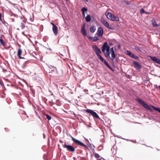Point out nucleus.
<instances>
[{"mask_svg": "<svg viewBox=\"0 0 160 160\" xmlns=\"http://www.w3.org/2000/svg\"><path fill=\"white\" fill-rule=\"evenodd\" d=\"M124 3L125 4L128 5H129L130 4V3L128 1H125Z\"/></svg>", "mask_w": 160, "mask_h": 160, "instance_id": "nucleus-36", "label": "nucleus"}, {"mask_svg": "<svg viewBox=\"0 0 160 160\" xmlns=\"http://www.w3.org/2000/svg\"><path fill=\"white\" fill-rule=\"evenodd\" d=\"M72 139V141H73V142L75 143L76 144L79 145L80 146H83L84 147L86 148H87L88 147H90V146L91 145V144L90 143L88 139L85 138V139L86 141L88 142L89 143V145L87 146L84 143H83V142H82L76 139V138H74L73 137H71Z\"/></svg>", "mask_w": 160, "mask_h": 160, "instance_id": "nucleus-1", "label": "nucleus"}, {"mask_svg": "<svg viewBox=\"0 0 160 160\" xmlns=\"http://www.w3.org/2000/svg\"><path fill=\"white\" fill-rule=\"evenodd\" d=\"M146 13H147V14H148V13L147 12H146Z\"/></svg>", "mask_w": 160, "mask_h": 160, "instance_id": "nucleus-58", "label": "nucleus"}, {"mask_svg": "<svg viewBox=\"0 0 160 160\" xmlns=\"http://www.w3.org/2000/svg\"><path fill=\"white\" fill-rule=\"evenodd\" d=\"M100 146H99V147H98V148H100Z\"/></svg>", "mask_w": 160, "mask_h": 160, "instance_id": "nucleus-56", "label": "nucleus"}, {"mask_svg": "<svg viewBox=\"0 0 160 160\" xmlns=\"http://www.w3.org/2000/svg\"><path fill=\"white\" fill-rule=\"evenodd\" d=\"M151 59L156 63L160 64V59L155 57H150Z\"/></svg>", "mask_w": 160, "mask_h": 160, "instance_id": "nucleus-9", "label": "nucleus"}, {"mask_svg": "<svg viewBox=\"0 0 160 160\" xmlns=\"http://www.w3.org/2000/svg\"><path fill=\"white\" fill-rule=\"evenodd\" d=\"M95 52L97 55L100 54L101 53H102L101 50L99 48H98V49H97L96 50V51Z\"/></svg>", "mask_w": 160, "mask_h": 160, "instance_id": "nucleus-25", "label": "nucleus"}, {"mask_svg": "<svg viewBox=\"0 0 160 160\" xmlns=\"http://www.w3.org/2000/svg\"><path fill=\"white\" fill-rule=\"evenodd\" d=\"M103 33V30L102 27H99L98 28L97 32V34L99 37L102 36Z\"/></svg>", "mask_w": 160, "mask_h": 160, "instance_id": "nucleus-7", "label": "nucleus"}, {"mask_svg": "<svg viewBox=\"0 0 160 160\" xmlns=\"http://www.w3.org/2000/svg\"><path fill=\"white\" fill-rule=\"evenodd\" d=\"M105 15L107 18L111 20L112 19V16H114L113 14L110 12H108L107 14L106 13Z\"/></svg>", "mask_w": 160, "mask_h": 160, "instance_id": "nucleus-10", "label": "nucleus"}, {"mask_svg": "<svg viewBox=\"0 0 160 160\" xmlns=\"http://www.w3.org/2000/svg\"><path fill=\"white\" fill-rule=\"evenodd\" d=\"M85 24L84 23L83 24L82 26V27L81 29H85Z\"/></svg>", "mask_w": 160, "mask_h": 160, "instance_id": "nucleus-37", "label": "nucleus"}, {"mask_svg": "<svg viewBox=\"0 0 160 160\" xmlns=\"http://www.w3.org/2000/svg\"><path fill=\"white\" fill-rule=\"evenodd\" d=\"M49 49L50 51H51V50H51V49Z\"/></svg>", "mask_w": 160, "mask_h": 160, "instance_id": "nucleus-57", "label": "nucleus"}, {"mask_svg": "<svg viewBox=\"0 0 160 160\" xmlns=\"http://www.w3.org/2000/svg\"><path fill=\"white\" fill-rule=\"evenodd\" d=\"M101 149H102V148H101V149H100V150H101Z\"/></svg>", "mask_w": 160, "mask_h": 160, "instance_id": "nucleus-59", "label": "nucleus"}, {"mask_svg": "<svg viewBox=\"0 0 160 160\" xmlns=\"http://www.w3.org/2000/svg\"><path fill=\"white\" fill-rule=\"evenodd\" d=\"M158 88H159V89H160V85L158 86Z\"/></svg>", "mask_w": 160, "mask_h": 160, "instance_id": "nucleus-51", "label": "nucleus"}, {"mask_svg": "<svg viewBox=\"0 0 160 160\" xmlns=\"http://www.w3.org/2000/svg\"><path fill=\"white\" fill-rule=\"evenodd\" d=\"M110 50H108V51H106V52L104 53V55H105V56L108 58H110Z\"/></svg>", "mask_w": 160, "mask_h": 160, "instance_id": "nucleus-13", "label": "nucleus"}, {"mask_svg": "<svg viewBox=\"0 0 160 160\" xmlns=\"http://www.w3.org/2000/svg\"><path fill=\"white\" fill-rule=\"evenodd\" d=\"M45 116L49 120L51 119V117L48 114H46Z\"/></svg>", "mask_w": 160, "mask_h": 160, "instance_id": "nucleus-29", "label": "nucleus"}, {"mask_svg": "<svg viewBox=\"0 0 160 160\" xmlns=\"http://www.w3.org/2000/svg\"><path fill=\"white\" fill-rule=\"evenodd\" d=\"M84 1H85V2H88V0H83Z\"/></svg>", "mask_w": 160, "mask_h": 160, "instance_id": "nucleus-48", "label": "nucleus"}, {"mask_svg": "<svg viewBox=\"0 0 160 160\" xmlns=\"http://www.w3.org/2000/svg\"><path fill=\"white\" fill-rule=\"evenodd\" d=\"M113 48V47H112L110 49V51L111 52H115L116 48H115L114 50Z\"/></svg>", "mask_w": 160, "mask_h": 160, "instance_id": "nucleus-34", "label": "nucleus"}, {"mask_svg": "<svg viewBox=\"0 0 160 160\" xmlns=\"http://www.w3.org/2000/svg\"><path fill=\"white\" fill-rule=\"evenodd\" d=\"M157 151H160V149H158V148L157 149Z\"/></svg>", "mask_w": 160, "mask_h": 160, "instance_id": "nucleus-50", "label": "nucleus"}, {"mask_svg": "<svg viewBox=\"0 0 160 160\" xmlns=\"http://www.w3.org/2000/svg\"><path fill=\"white\" fill-rule=\"evenodd\" d=\"M152 26L154 27H158V25L157 24L156 22L154 19H153L152 21Z\"/></svg>", "mask_w": 160, "mask_h": 160, "instance_id": "nucleus-21", "label": "nucleus"}, {"mask_svg": "<svg viewBox=\"0 0 160 160\" xmlns=\"http://www.w3.org/2000/svg\"><path fill=\"white\" fill-rule=\"evenodd\" d=\"M53 32L55 35H57L58 34V28L57 26L52 28Z\"/></svg>", "mask_w": 160, "mask_h": 160, "instance_id": "nucleus-11", "label": "nucleus"}, {"mask_svg": "<svg viewBox=\"0 0 160 160\" xmlns=\"http://www.w3.org/2000/svg\"><path fill=\"white\" fill-rule=\"evenodd\" d=\"M83 18H85V14H82Z\"/></svg>", "mask_w": 160, "mask_h": 160, "instance_id": "nucleus-45", "label": "nucleus"}, {"mask_svg": "<svg viewBox=\"0 0 160 160\" xmlns=\"http://www.w3.org/2000/svg\"><path fill=\"white\" fill-rule=\"evenodd\" d=\"M51 24L52 25V27H54V26H56L53 23L51 22Z\"/></svg>", "mask_w": 160, "mask_h": 160, "instance_id": "nucleus-40", "label": "nucleus"}, {"mask_svg": "<svg viewBox=\"0 0 160 160\" xmlns=\"http://www.w3.org/2000/svg\"><path fill=\"white\" fill-rule=\"evenodd\" d=\"M0 42L1 43V44L3 46H5L6 45V44L5 41L2 38L0 39Z\"/></svg>", "mask_w": 160, "mask_h": 160, "instance_id": "nucleus-26", "label": "nucleus"}, {"mask_svg": "<svg viewBox=\"0 0 160 160\" xmlns=\"http://www.w3.org/2000/svg\"><path fill=\"white\" fill-rule=\"evenodd\" d=\"M111 20L112 21H119V18L118 17L115 16L114 15V16H112V19Z\"/></svg>", "mask_w": 160, "mask_h": 160, "instance_id": "nucleus-22", "label": "nucleus"}, {"mask_svg": "<svg viewBox=\"0 0 160 160\" xmlns=\"http://www.w3.org/2000/svg\"><path fill=\"white\" fill-rule=\"evenodd\" d=\"M48 67L52 71L55 72L57 70V68L51 65H48Z\"/></svg>", "mask_w": 160, "mask_h": 160, "instance_id": "nucleus-15", "label": "nucleus"}, {"mask_svg": "<svg viewBox=\"0 0 160 160\" xmlns=\"http://www.w3.org/2000/svg\"><path fill=\"white\" fill-rule=\"evenodd\" d=\"M130 77V75H128V76H127V77L128 78H129Z\"/></svg>", "mask_w": 160, "mask_h": 160, "instance_id": "nucleus-47", "label": "nucleus"}, {"mask_svg": "<svg viewBox=\"0 0 160 160\" xmlns=\"http://www.w3.org/2000/svg\"><path fill=\"white\" fill-rule=\"evenodd\" d=\"M109 45L110 46H112L113 45V43H112V42H110L109 43Z\"/></svg>", "mask_w": 160, "mask_h": 160, "instance_id": "nucleus-42", "label": "nucleus"}, {"mask_svg": "<svg viewBox=\"0 0 160 160\" xmlns=\"http://www.w3.org/2000/svg\"><path fill=\"white\" fill-rule=\"evenodd\" d=\"M104 45L106 51H108V50H110V47L108 45V43L107 42H104Z\"/></svg>", "mask_w": 160, "mask_h": 160, "instance_id": "nucleus-16", "label": "nucleus"}, {"mask_svg": "<svg viewBox=\"0 0 160 160\" xmlns=\"http://www.w3.org/2000/svg\"><path fill=\"white\" fill-rule=\"evenodd\" d=\"M24 32H22V34L24 35Z\"/></svg>", "mask_w": 160, "mask_h": 160, "instance_id": "nucleus-53", "label": "nucleus"}, {"mask_svg": "<svg viewBox=\"0 0 160 160\" xmlns=\"http://www.w3.org/2000/svg\"><path fill=\"white\" fill-rule=\"evenodd\" d=\"M90 32L92 33H93L95 31L96 29V28L95 26H92L90 28Z\"/></svg>", "mask_w": 160, "mask_h": 160, "instance_id": "nucleus-24", "label": "nucleus"}, {"mask_svg": "<svg viewBox=\"0 0 160 160\" xmlns=\"http://www.w3.org/2000/svg\"><path fill=\"white\" fill-rule=\"evenodd\" d=\"M136 100L144 108L147 109V110H149L151 112H152L153 110L145 102L143 101L140 98H137Z\"/></svg>", "mask_w": 160, "mask_h": 160, "instance_id": "nucleus-2", "label": "nucleus"}, {"mask_svg": "<svg viewBox=\"0 0 160 160\" xmlns=\"http://www.w3.org/2000/svg\"><path fill=\"white\" fill-rule=\"evenodd\" d=\"M122 139H125L124 138H122ZM125 140H127V141H130V140L128 139H125Z\"/></svg>", "mask_w": 160, "mask_h": 160, "instance_id": "nucleus-46", "label": "nucleus"}, {"mask_svg": "<svg viewBox=\"0 0 160 160\" xmlns=\"http://www.w3.org/2000/svg\"><path fill=\"white\" fill-rule=\"evenodd\" d=\"M140 12L141 13H143L145 12V11L144 9L143 8L141 9L140 10Z\"/></svg>", "mask_w": 160, "mask_h": 160, "instance_id": "nucleus-35", "label": "nucleus"}, {"mask_svg": "<svg viewBox=\"0 0 160 160\" xmlns=\"http://www.w3.org/2000/svg\"><path fill=\"white\" fill-rule=\"evenodd\" d=\"M127 54L132 58L134 54L129 51H127Z\"/></svg>", "mask_w": 160, "mask_h": 160, "instance_id": "nucleus-27", "label": "nucleus"}, {"mask_svg": "<svg viewBox=\"0 0 160 160\" xmlns=\"http://www.w3.org/2000/svg\"><path fill=\"white\" fill-rule=\"evenodd\" d=\"M151 106L155 110L158 111L160 113V108L156 107L155 106H153V105H151Z\"/></svg>", "mask_w": 160, "mask_h": 160, "instance_id": "nucleus-23", "label": "nucleus"}, {"mask_svg": "<svg viewBox=\"0 0 160 160\" xmlns=\"http://www.w3.org/2000/svg\"><path fill=\"white\" fill-rule=\"evenodd\" d=\"M95 157L96 158H100V156L97 153H95Z\"/></svg>", "mask_w": 160, "mask_h": 160, "instance_id": "nucleus-32", "label": "nucleus"}, {"mask_svg": "<svg viewBox=\"0 0 160 160\" xmlns=\"http://www.w3.org/2000/svg\"><path fill=\"white\" fill-rule=\"evenodd\" d=\"M25 23L26 22L24 20H23L22 22L21 23L20 26L21 27L22 29H23L25 28Z\"/></svg>", "mask_w": 160, "mask_h": 160, "instance_id": "nucleus-20", "label": "nucleus"}, {"mask_svg": "<svg viewBox=\"0 0 160 160\" xmlns=\"http://www.w3.org/2000/svg\"><path fill=\"white\" fill-rule=\"evenodd\" d=\"M97 160H101L100 159H98Z\"/></svg>", "mask_w": 160, "mask_h": 160, "instance_id": "nucleus-52", "label": "nucleus"}, {"mask_svg": "<svg viewBox=\"0 0 160 160\" xmlns=\"http://www.w3.org/2000/svg\"><path fill=\"white\" fill-rule=\"evenodd\" d=\"M135 49L136 50H139V48L138 47H136L135 48Z\"/></svg>", "mask_w": 160, "mask_h": 160, "instance_id": "nucleus-41", "label": "nucleus"}, {"mask_svg": "<svg viewBox=\"0 0 160 160\" xmlns=\"http://www.w3.org/2000/svg\"><path fill=\"white\" fill-rule=\"evenodd\" d=\"M105 50H106V48H105V46L104 45V44H103L102 46V51L104 53L105 52Z\"/></svg>", "mask_w": 160, "mask_h": 160, "instance_id": "nucleus-31", "label": "nucleus"}, {"mask_svg": "<svg viewBox=\"0 0 160 160\" xmlns=\"http://www.w3.org/2000/svg\"><path fill=\"white\" fill-rule=\"evenodd\" d=\"M97 56L98 59H99L102 62H103L104 64L109 69H110L112 71H114V69L109 64L108 62L105 60L100 54L98 55H97Z\"/></svg>", "mask_w": 160, "mask_h": 160, "instance_id": "nucleus-3", "label": "nucleus"}, {"mask_svg": "<svg viewBox=\"0 0 160 160\" xmlns=\"http://www.w3.org/2000/svg\"><path fill=\"white\" fill-rule=\"evenodd\" d=\"M133 63L134 65V67L137 68L138 69H140L141 68L142 65L138 62L136 61H133Z\"/></svg>", "mask_w": 160, "mask_h": 160, "instance_id": "nucleus-8", "label": "nucleus"}, {"mask_svg": "<svg viewBox=\"0 0 160 160\" xmlns=\"http://www.w3.org/2000/svg\"><path fill=\"white\" fill-rule=\"evenodd\" d=\"M92 48L94 52H95L96 50L98 48L97 45L93 46Z\"/></svg>", "mask_w": 160, "mask_h": 160, "instance_id": "nucleus-30", "label": "nucleus"}, {"mask_svg": "<svg viewBox=\"0 0 160 160\" xmlns=\"http://www.w3.org/2000/svg\"><path fill=\"white\" fill-rule=\"evenodd\" d=\"M118 49H120L121 48V46L120 44H119L118 45Z\"/></svg>", "mask_w": 160, "mask_h": 160, "instance_id": "nucleus-39", "label": "nucleus"}, {"mask_svg": "<svg viewBox=\"0 0 160 160\" xmlns=\"http://www.w3.org/2000/svg\"><path fill=\"white\" fill-rule=\"evenodd\" d=\"M82 14H85V12H82Z\"/></svg>", "mask_w": 160, "mask_h": 160, "instance_id": "nucleus-44", "label": "nucleus"}, {"mask_svg": "<svg viewBox=\"0 0 160 160\" xmlns=\"http://www.w3.org/2000/svg\"><path fill=\"white\" fill-rule=\"evenodd\" d=\"M22 50L20 49V48H19L18 50V58H20V59H24V58L22 57H21V55L22 54Z\"/></svg>", "mask_w": 160, "mask_h": 160, "instance_id": "nucleus-12", "label": "nucleus"}, {"mask_svg": "<svg viewBox=\"0 0 160 160\" xmlns=\"http://www.w3.org/2000/svg\"><path fill=\"white\" fill-rule=\"evenodd\" d=\"M88 38L91 39L92 41L94 42H96L98 40V37L96 36L93 37H88Z\"/></svg>", "mask_w": 160, "mask_h": 160, "instance_id": "nucleus-14", "label": "nucleus"}, {"mask_svg": "<svg viewBox=\"0 0 160 160\" xmlns=\"http://www.w3.org/2000/svg\"><path fill=\"white\" fill-rule=\"evenodd\" d=\"M101 21L107 28L110 29H112V28L109 26V23L106 21L103 18H101Z\"/></svg>", "mask_w": 160, "mask_h": 160, "instance_id": "nucleus-6", "label": "nucleus"}, {"mask_svg": "<svg viewBox=\"0 0 160 160\" xmlns=\"http://www.w3.org/2000/svg\"><path fill=\"white\" fill-rule=\"evenodd\" d=\"M82 12H85V13H86L88 11V9L85 7H82L81 10Z\"/></svg>", "mask_w": 160, "mask_h": 160, "instance_id": "nucleus-28", "label": "nucleus"}, {"mask_svg": "<svg viewBox=\"0 0 160 160\" xmlns=\"http://www.w3.org/2000/svg\"><path fill=\"white\" fill-rule=\"evenodd\" d=\"M1 16L2 14L0 12V21H1L3 23L2 21V18H1Z\"/></svg>", "mask_w": 160, "mask_h": 160, "instance_id": "nucleus-38", "label": "nucleus"}, {"mask_svg": "<svg viewBox=\"0 0 160 160\" xmlns=\"http://www.w3.org/2000/svg\"><path fill=\"white\" fill-rule=\"evenodd\" d=\"M132 58L137 60H139V58L138 57L135 56L134 55L133 56Z\"/></svg>", "mask_w": 160, "mask_h": 160, "instance_id": "nucleus-33", "label": "nucleus"}, {"mask_svg": "<svg viewBox=\"0 0 160 160\" xmlns=\"http://www.w3.org/2000/svg\"><path fill=\"white\" fill-rule=\"evenodd\" d=\"M101 149H102V148H101V149H100V150H101Z\"/></svg>", "mask_w": 160, "mask_h": 160, "instance_id": "nucleus-60", "label": "nucleus"}, {"mask_svg": "<svg viewBox=\"0 0 160 160\" xmlns=\"http://www.w3.org/2000/svg\"><path fill=\"white\" fill-rule=\"evenodd\" d=\"M111 58L110 57L109 59H110L112 61H113V60L116 58V54L115 53V52H111Z\"/></svg>", "mask_w": 160, "mask_h": 160, "instance_id": "nucleus-17", "label": "nucleus"}, {"mask_svg": "<svg viewBox=\"0 0 160 160\" xmlns=\"http://www.w3.org/2000/svg\"><path fill=\"white\" fill-rule=\"evenodd\" d=\"M49 92H51V93H52V92H51V91H49Z\"/></svg>", "mask_w": 160, "mask_h": 160, "instance_id": "nucleus-54", "label": "nucleus"}, {"mask_svg": "<svg viewBox=\"0 0 160 160\" xmlns=\"http://www.w3.org/2000/svg\"><path fill=\"white\" fill-rule=\"evenodd\" d=\"M85 111L88 113H90L94 118L98 119L99 120H101V119L99 118L97 113L93 110L90 109H87L85 110Z\"/></svg>", "mask_w": 160, "mask_h": 160, "instance_id": "nucleus-4", "label": "nucleus"}, {"mask_svg": "<svg viewBox=\"0 0 160 160\" xmlns=\"http://www.w3.org/2000/svg\"><path fill=\"white\" fill-rule=\"evenodd\" d=\"M130 141L132 142H133V140H130Z\"/></svg>", "mask_w": 160, "mask_h": 160, "instance_id": "nucleus-55", "label": "nucleus"}, {"mask_svg": "<svg viewBox=\"0 0 160 160\" xmlns=\"http://www.w3.org/2000/svg\"><path fill=\"white\" fill-rule=\"evenodd\" d=\"M0 85H1V86H2L3 83L0 80Z\"/></svg>", "mask_w": 160, "mask_h": 160, "instance_id": "nucleus-43", "label": "nucleus"}, {"mask_svg": "<svg viewBox=\"0 0 160 160\" xmlns=\"http://www.w3.org/2000/svg\"><path fill=\"white\" fill-rule=\"evenodd\" d=\"M62 146L64 148L67 149V150L71 152H74L75 151V148L71 145H68L65 143L62 145Z\"/></svg>", "mask_w": 160, "mask_h": 160, "instance_id": "nucleus-5", "label": "nucleus"}, {"mask_svg": "<svg viewBox=\"0 0 160 160\" xmlns=\"http://www.w3.org/2000/svg\"><path fill=\"white\" fill-rule=\"evenodd\" d=\"M81 32L82 34L84 36H86L87 35V32L85 29H81Z\"/></svg>", "mask_w": 160, "mask_h": 160, "instance_id": "nucleus-18", "label": "nucleus"}, {"mask_svg": "<svg viewBox=\"0 0 160 160\" xmlns=\"http://www.w3.org/2000/svg\"><path fill=\"white\" fill-rule=\"evenodd\" d=\"M85 18L86 22H90L91 20V16L90 14H88Z\"/></svg>", "mask_w": 160, "mask_h": 160, "instance_id": "nucleus-19", "label": "nucleus"}, {"mask_svg": "<svg viewBox=\"0 0 160 160\" xmlns=\"http://www.w3.org/2000/svg\"><path fill=\"white\" fill-rule=\"evenodd\" d=\"M43 136L44 138H45V134L44 133L43 134Z\"/></svg>", "mask_w": 160, "mask_h": 160, "instance_id": "nucleus-49", "label": "nucleus"}]
</instances>
